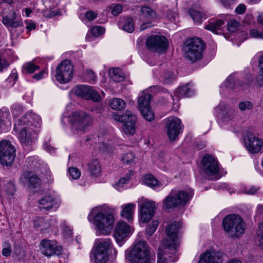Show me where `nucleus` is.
Listing matches in <instances>:
<instances>
[{"label":"nucleus","instance_id":"obj_14","mask_svg":"<svg viewBox=\"0 0 263 263\" xmlns=\"http://www.w3.org/2000/svg\"><path fill=\"white\" fill-rule=\"evenodd\" d=\"M202 168L203 171L213 179V176L218 174L219 166L217 160L212 156L206 154L202 160Z\"/></svg>","mask_w":263,"mask_h":263},{"label":"nucleus","instance_id":"obj_59","mask_svg":"<svg viewBox=\"0 0 263 263\" xmlns=\"http://www.w3.org/2000/svg\"><path fill=\"white\" fill-rule=\"evenodd\" d=\"M9 65L7 61L5 59L0 57V72L2 71L4 69L7 68Z\"/></svg>","mask_w":263,"mask_h":263},{"label":"nucleus","instance_id":"obj_37","mask_svg":"<svg viewBox=\"0 0 263 263\" xmlns=\"http://www.w3.org/2000/svg\"><path fill=\"white\" fill-rule=\"evenodd\" d=\"M256 243L260 248L263 249V222L260 223L257 231V235L256 239Z\"/></svg>","mask_w":263,"mask_h":263},{"label":"nucleus","instance_id":"obj_9","mask_svg":"<svg viewBox=\"0 0 263 263\" xmlns=\"http://www.w3.org/2000/svg\"><path fill=\"white\" fill-rule=\"evenodd\" d=\"M55 78L61 84L69 82L73 77V67L70 61H63L57 68Z\"/></svg>","mask_w":263,"mask_h":263},{"label":"nucleus","instance_id":"obj_23","mask_svg":"<svg viewBox=\"0 0 263 263\" xmlns=\"http://www.w3.org/2000/svg\"><path fill=\"white\" fill-rule=\"evenodd\" d=\"M40 246L42 253L47 257L58 254L60 251L54 242L48 239L42 240L40 242Z\"/></svg>","mask_w":263,"mask_h":263},{"label":"nucleus","instance_id":"obj_25","mask_svg":"<svg viewBox=\"0 0 263 263\" xmlns=\"http://www.w3.org/2000/svg\"><path fill=\"white\" fill-rule=\"evenodd\" d=\"M21 118L27 119V123L25 124L27 126L33 128L34 129L36 128V130L41 126V118L36 115L28 113Z\"/></svg>","mask_w":263,"mask_h":263},{"label":"nucleus","instance_id":"obj_27","mask_svg":"<svg viewBox=\"0 0 263 263\" xmlns=\"http://www.w3.org/2000/svg\"><path fill=\"white\" fill-rule=\"evenodd\" d=\"M34 227L37 231L43 232L51 226L50 219L45 217H36L33 221Z\"/></svg>","mask_w":263,"mask_h":263},{"label":"nucleus","instance_id":"obj_8","mask_svg":"<svg viewBox=\"0 0 263 263\" xmlns=\"http://www.w3.org/2000/svg\"><path fill=\"white\" fill-rule=\"evenodd\" d=\"M180 227V222L175 221L168 225L166 228L165 232L167 237L163 241V247L172 251V253L177 252V233Z\"/></svg>","mask_w":263,"mask_h":263},{"label":"nucleus","instance_id":"obj_24","mask_svg":"<svg viewBox=\"0 0 263 263\" xmlns=\"http://www.w3.org/2000/svg\"><path fill=\"white\" fill-rule=\"evenodd\" d=\"M2 22L6 27L10 28H16L23 25L21 20L16 19V14L14 11H11L9 15L4 16Z\"/></svg>","mask_w":263,"mask_h":263},{"label":"nucleus","instance_id":"obj_55","mask_svg":"<svg viewBox=\"0 0 263 263\" xmlns=\"http://www.w3.org/2000/svg\"><path fill=\"white\" fill-rule=\"evenodd\" d=\"M63 234L65 237H69L72 235V230L67 225L64 224L63 228Z\"/></svg>","mask_w":263,"mask_h":263},{"label":"nucleus","instance_id":"obj_1","mask_svg":"<svg viewBox=\"0 0 263 263\" xmlns=\"http://www.w3.org/2000/svg\"><path fill=\"white\" fill-rule=\"evenodd\" d=\"M222 227L228 236L237 238L243 233L246 225L243 219L238 215L230 214L226 216L222 221Z\"/></svg>","mask_w":263,"mask_h":263},{"label":"nucleus","instance_id":"obj_41","mask_svg":"<svg viewBox=\"0 0 263 263\" xmlns=\"http://www.w3.org/2000/svg\"><path fill=\"white\" fill-rule=\"evenodd\" d=\"M189 14L194 22L198 23L199 24L201 23L203 15L201 12L194 10H190L189 11Z\"/></svg>","mask_w":263,"mask_h":263},{"label":"nucleus","instance_id":"obj_21","mask_svg":"<svg viewBox=\"0 0 263 263\" xmlns=\"http://www.w3.org/2000/svg\"><path fill=\"white\" fill-rule=\"evenodd\" d=\"M156 208L155 203L153 201L144 200L140 205V218L143 222L149 221L154 215Z\"/></svg>","mask_w":263,"mask_h":263},{"label":"nucleus","instance_id":"obj_64","mask_svg":"<svg viewBox=\"0 0 263 263\" xmlns=\"http://www.w3.org/2000/svg\"><path fill=\"white\" fill-rule=\"evenodd\" d=\"M130 179V175H127L125 177H121L118 182L119 185H123L126 183Z\"/></svg>","mask_w":263,"mask_h":263},{"label":"nucleus","instance_id":"obj_51","mask_svg":"<svg viewBox=\"0 0 263 263\" xmlns=\"http://www.w3.org/2000/svg\"><path fill=\"white\" fill-rule=\"evenodd\" d=\"M2 254L6 257H8L11 255V245L9 243H5L4 248L2 250Z\"/></svg>","mask_w":263,"mask_h":263},{"label":"nucleus","instance_id":"obj_53","mask_svg":"<svg viewBox=\"0 0 263 263\" xmlns=\"http://www.w3.org/2000/svg\"><path fill=\"white\" fill-rule=\"evenodd\" d=\"M6 192L8 194L13 195L15 191V185L11 183H8L6 185Z\"/></svg>","mask_w":263,"mask_h":263},{"label":"nucleus","instance_id":"obj_12","mask_svg":"<svg viewBox=\"0 0 263 263\" xmlns=\"http://www.w3.org/2000/svg\"><path fill=\"white\" fill-rule=\"evenodd\" d=\"M111 242L110 239L101 240L95 251L94 258L96 263H106L108 260V250Z\"/></svg>","mask_w":263,"mask_h":263},{"label":"nucleus","instance_id":"obj_17","mask_svg":"<svg viewBox=\"0 0 263 263\" xmlns=\"http://www.w3.org/2000/svg\"><path fill=\"white\" fill-rule=\"evenodd\" d=\"M227 259L226 254L222 252H206L201 255L198 263H223Z\"/></svg>","mask_w":263,"mask_h":263},{"label":"nucleus","instance_id":"obj_49","mask_svg":"<svg viewBox=\"0 0 263 263\" xmlns=\"http://www.w3.org/2000/svg\"><path fill=\"white\" fill-rule=\"evenodd\" d=\"M68 171L69 175L73 179H77L80 177L81 172L76 167H70Z\"/></svg>","mask_w":263,"mask_h":263},{"label":"nucleus","instance_id":"obj_45","mask_svg":"<svg viewBox=\"0 0 263 263\" xmlns=\"http://www.w3.org/2000/svg\"><path fill=\"white\" fill-rule=\"evenodd\" d=\"M105 28L102 26H94L91 29V33L92 35L98 37L102 35L105 32Z\"/></svg>","mask_w":263,"mask_h":263},{"label":"nucleus","instance_id":"obj_20","mask_svg":"<svg viewBox=\"0 0 263 263\" xmlns=\"http://www.w3.org/2000/svg\"><path fill=\"white\" fill-rule=\"evenodd\" d=\"M130 232L131 228L126 222L124 221L118 222L114 232V236L117 242L121 246V243L128 236Z\"/></svg>","mask_w":263,"mask_h":263},{"label":"nucleus","instance_id":"obj_48","mask_svg":"<svg viewBox=\"0 0 263 263\" xmlns=\"http://www.w3.org/2000/svg\"><path fill=\"white\" fill-rule=\"evenodd\" d=\"M228 29L230 32L235 31L238 27V23L234 20H231L228 22Z\"/></svg>","mask_w":263,"mask_h":263},{"label":"nucleus","instance_id":"obj_62","mask_svg":"<svg viewBox=\"0 0 263 263\" xmlns=\"http://www.w3.org/2000/svg\"><path fill=\"white\" fill-rule=\"evenodd\" d=\"M246 10V7L244 4H240L235 9V11L237 14H242Z\"/></svg>","mask_w":263,"mask_h":263},{"label":"nucleus","instance_id":"obj_36","mask_svg":"<svg viewBox=\"0 0 263 263\" xmlns=\"http://www.w3.org/2000/svg\"><path fill=\"white\" fill-rule=\"evenodd\" d=\"M109 74L112 80L116 82H121L124 80V77L119 68H113L109 71Z\"/></svg>","mask_w":263,"mask_h":263},{"label":"nucleus","instance_id":"obj_28","mask_svg":"<svg viewBox=\"0 0 263 263\" xmlns=\"http://www.w3.org/2000/svg\"><path fill=\"white\" fill-rule=\"evenodd\" d=\"M172 253V251L168 249L164 248V250L159 248L157 253V263H168L167 257L170 258L173 261H174V258L172 259V256L171 255H174L176 256V253Z\"/></svg>","mask_w":263,"mask_h":263},{"label":"nucleus","instance_id":"obj_39","mask_svg":"<svg viewBox=\"0 0 263 263\" xmlns=\"http://www.w3.org/2000/svg\"><path fill=\"white\" fill-rule=\"evenodd\" d=\"M140 112L143 118L147 121H152L154 119L155 115L151 108L142 109Z\"/></svg>","mask_w":263,"mask_h":263},{"label":"nucleus","instance_id":"obj_31","mask_svg":"<svg viewBox=\"0 0 263 263\" xmlns=\"http://www.w3.org/2000/svg\"><path fill=\"white\" fill-rule=\"evenodd\" d=\"M194 90L189 84L178 88L176 93L179 97H189L194 94Z\"/></svg>","mask_w":263,"mask_h":263},{"label":"nucleus","instance_id":"obj_29","mask_svg":"<svg viewBox=\"0 0 263 263\" xmlns=\"http://www.w3.org/2000/svg\"><path fill=\"white\" fill-rule=\"evenodd\" d=\"M88 170L91 176L97 177L101 175V166L98 159L92 160L88 164Z\"/></svg>","mask_w":263,"mask_h":263},{"label":"nucleus","instance_id":"obj_47","mask_svg":"<svg viewBox=\"0 0 263 263\" xmlns=\"http://www.w3.org/2000/svg\"><path fill=\"white\" fill-rule=\"evenodd\" d=\"M253 107V104L250 101L241 102L239 104V108L241 111L250 110Z\"/></svg>","mask_w":263,"mask_h":263},{"label":"nucleus","instance_id":"obj_57","mask_svg":"<svg viewBox=\"0 0 263 263\" xmlns=\"http://www.w3.org/2000/svg\"><path fill=\"white\" fill-rule=\"evenodd\" d=\"M97 13L92 11H88L85 14L86 18L89 21L95 20L97 17Z\"/></svg>","mask_w":263,"mask_h":263},{"label":"nucleus","instance_id":"obj_18","mask_svg":"<svg viewBox=\"0 0 263 263\" xmlns=\"http://www.w3.org/2000/svg\"><path fill=\"white\" fill-rule=\"evenodd\" d=\"M157 16V13L154 9L147 6H142L140 9L141 18H143V21H147V22L141 24L140 30H144L152 27L151 21L156 19Z\"/></svg>","mask_w":263,"mask_h":263},{"label":"nucleus","instance_id":"obj_4","mask_svg":"<svg viewBox=\"0 0 263 263\" xmlns=\"http://www.w3.org/2000/svg\"><path fill=\"white\" fill-rule=\"evenodd\" d=\"M115 217L109 211L99 212L93 217V224L97 232L100 234L108 235L112 230Z\"/></svg>","mask_w":263,"mask_h":263},{"label":"nucleus","instance_id":"obj_58","mask_svg":"<svg viewBox=\"0 0 263 263\" xmlns=\"http://www.w3.org/2000/svg\"><path fill=\"white\" fill-rule=\"evenodd\" d=\"M177 15V14L171 9H168L166 11V17L172 22H175Z\"/></svg>","mask_w":263,"mask_h":263},{"label":"nucleus","instance_id":"obj_44","mask_svg":"<svg viewBox=\"0 0 263 263\" xmlns=\"http://www.w3.org/2000/svg\"><path fill=\"white\" fill-rule=\"evenodd\" d=\"M236 81L235 78L233 76H230L228 77L226 81L224 82V85L226 88L233 89L236 85Z\"/></svg>","mask_w":263,"mask_h":263},{"label":"nucleus","instance_id":"obj_7","mask_svg":"<svg viewBox=\"0 0 263 263\" xmlns=\"http://www.w3.org/2000/svg\"><path fill=\"white\" fill-rule=\"evenodd\" d=\"M191 198V196L185 191H172L163 200V207L170 209L177 206H184Z\"/></svg>","mask_w":263,"mask_h":263},{"label":"nucleus","instance_id":"obj_38","mask_svg":"<svg viewBox=\"0 0 263 263\" xmlns=\"http://www.w3.org/2000/svg\"><path fill=\"white\" fill-rule=\"evenodd\" d=\"M122 29L123 30L129 33H132L134 31L135 26L133 20L131 17H128L125 20Z\"/></svg>","mask_w":263,"mask_h":263},{"label":"nucleus","instance_id":"obj_61","mask_svg":"<svg viewBox=\"0 0 263 263\" xmlns=\"http://www.w3.org/2000/svg\"><path fill=\"white\" fill-rule=\"evenodd\" d=\"M25 23L26 25V29L28 30H34L36 28L35 24L31 21L26 20L25 21Z\"/></svg>","mask_w":263,"mask_h":263},{"label":"nucleus","instance_id":"obj_15","mask_svg":"<svg viewBox=\"0 0 263 263\" xmlns=\"http://www.w3.org/2000/svg\"><path fill=\"white\" fill-rule=\"evenodd\" d=\"M244 142L246 148L251 154L258 153L263 146L262 139L251 133L247 134L244 138Z\"/></svg>","mask_w":263,"mask_h":263},{"label":"nucleus","instance_id":"obj_3","mask_svg":"<svg viewBox=\"0 0 263 263\" xmlns=\"http://www.w3.org/2000/svg\"><path fill=\"white\" fill-rule=\"evenodd\" d=\"M128 258L131 263H154L149 255V247L144 240H139L135 245Z\"/></svg>","mask_w":263,"mask_h":263},{"label":"nucleus","instance_id":"obj_52","mask_svg":"<svg viewBox=\"0 0 263 263\" xmlns=\"http://www.w3.org/2000/svg\"><path fill=\"white\" fill-rule=\"evenodd\" d=\"M250 36L254 38L263 39V32L257 29H252L250 31Z\"/></svg>","mask_w":263,"mask_h":263},{"label":"nucleus","instance_id":"obj_30","mask_svg":"<svg viewBox=\"0 0 263 263\" xmlns=\"http://www.w3.org/2000/svg\"><path fill=\"white\" fill-rule=\"evenodd\" d=\"M224 23L222 20H216L209 22V24L205 26L204 28L210 30L214 33H217L219 30H221V26Z\"/></svg>","mask_w":263,"mask_h":263},{"label":"nucleus","instance_id":"obj_42","mask_svg":"<svg viewBox=\"0 0 263 263\" xmlns=\"http://www.w3.org/2000/svg\"><path fill=\"white\" fill-rule=\"evenodd\" d=\"M122 161L127 165H131L135 162V156L132 152H128L122 156Z\"/></svg>","mask_w":263,"mask_h":263},{"label":"nucleus","instance_id":"obj_46","mask_svg":"<svg viewBox=\"0 0 263 263\" xmlns=\"http://www.w3.org/2000/svg\"><path fill=\"white\" fill-rule=\"evenodd\" d=\"M255 220L263 221V204H259L257 206L255 215Z\"/></svg>","mask_w":263,"mask_h":263},{"label":"nucleus","instance_id":"obj_10","mask_svg":"<svg viewBox=\"0 0 263 263\" xmlns=\"http://www.w3.org/2000/svg\"><path fill=\"white\" fill-rule=\"evenodd\" d=\"M15 157V149L10 142L2 140L0 142V162L3 165H11Z\"/></svg>","mask_w":263,"mask_h":263},{"label":"nucleus","instance_id":"obj_33","mask_svg":"<svg viewBox=\"0 0 263 263\" xmlns=\"http://www.w3.org/2000/svg\"><path fill=\"white\" fill-rule=\"evenodd\" d=\"M152 98V96L149 94H144L139 97L138 103L140 110H142V109L151 108L149 103Z\"/></svg>","mask_w":263,"mask_h":263},{"label":"nucleus","instance_id":"obj_34","mask_svg":"<svg viewBox=\"0 0 263 263\" xmlns=\"http://www.w3.org/2000/svg\"><path fill=\"white\" fill-rule=\"evenodd\" d=\"M143 182L145 184L152 188L159 185L157 179L151 174L145 175L143 179Z\"/></svg>","mask_w":263,"mask_h":263},{"label":"nucleus","instance_id":"obj_60","mask_svg":"<svg viewBox=\"0 0 263 263\" xmlns=\"http://www.w3.org/2000/svg\"><path fill=\"white\" fill-rule=\"evenodd\" d=\"M47 11L44 13V16L46 18H51L58 15V12L57 11L51 10Z\"/></svg>","mask_w":263,"mask_h":263},{"label":"nucleus","instance_id":"obj_13","mask_svg":"<svg viewBox=\"0 0 263 263\" xmlns=\"http://www.w3.org/2000/svg\"><path fill=\"white\" fill-rule=\"evenodd\" d=\"M117 119L124 123L123 130L125 134L134 135L135 133L137 117L132 111H126L124 114L119 115Z\"/></svg>","mask_w":263,"mask_h":263},{"label":"nucleus","instance_id":"obj_43","mask_svg":"<svg viewBox=\"0 0 263 263\" xmlns=\"http://www.w3.org/2000/svg\"><path fill=\"white\" fill-rule=\"evenodd\" d=\"M260 74L257 78V82L260 86L263 85V54L259 60Z\"/></svg>","mask_w":263,"mask_h":263},{"label":"nucleus","instance_id":"obj_6","mask_svg":"<svg viewBox=\"0 0 263 263\" xmlns=\"http://www.w3.org/2000/svg\"><path fill=\"white\" fill-rule=\"evenodd\" d=\"M70 118L72 129L77 134L85 133L87 127L92 124V117L89 113L83 110L72 112Z\"/></svg>","mask_w":263,"mask_h":263},{"label":"nucleus","instance_id":"obj_11","mask_svg":"<svg viewBox=\"0 0 263 263\" xmlns=\"http://www.w3.org/2000/svg\"><path fill=\"white\" fill-rule=\"evenodd\" d=\"M146 44L149 49L159 53L165 52L168 46L166 38L164 36L158 35L148 37Z\"/></svg>","mask_w":263,"mask_h":263},{"label":"nucleus","instance_id":"obj_56","mask_svg":"<svg viewBox=\"0 0 263 263\" xmlns=\"http://www.w3.org/2000/svg\"><path fill=\"white\" fill-rule=\"evenodd\" d=\"M122 7L120 4L115 5L111 10V13L115 16L118 15L122 11Z\"/></svg>","mask_w":263,"mask_h":263},{"label":"nucleus","instance_id":"obj_26","mask_svg":"<svg viewBox=\"0 0 263 263\" xmlns=\"http://www.w3.org/2000/svg\"><path fill=\"white\" fill-rule=\"evenodd\" d=\"M135 207V204L134 203H129L122 205V210L121 212V216L130 222V221H132L133 219Z\"/></svg>","mask_w":263,"mask_h":263},{"label":"nucleus","instance_id":"obj_2","mask_svg":"<svg viewBox=\"0 0 263 263\" xmlns=\"http://www.w3.org/2000/svg\"><path fill=\"white\" fill-rule=\"evenodd\" d=\"M204 49L205 44L200 39H189L185 43L184 58L191 63L200 61L202 58Z\"/></svg>","mask_w":263,"mask_h":263},{"label":"nucleus","instance_id":"obj_22","mask_svg":"<svg viewBox=\"0 0 263 263\" xmlns=\"http://www.w3.org/2000/svg\"><path fill=\"white\" fill-rule=\"evenodd\" d=\"M76 93L83 98L91 100L93 102H99L101 100V96L98 92L88 86L83 85L78 87L76 90Z\"/></svg>","mask_w":263,"mask_h":263},{"label":"nucleus","instance_id":"obj_16","mask_svg":"<svg viewBox=\"0 0 263 263\" xmlns=\"http://www.w3.org/2000/svg\"><path fill=\"white\" fill-rule=\"evenodd\" d=\"M181 120L175 117L168 118L166 126L167 133L171 140H174L181 132L182 126Z\"/></svg>","mask_w":263,"mask_h":263},{"label":"nucleus","instance_id":"obj_50","mask_svg":"<svg viewBox=\"0 0 263 263\" xmlns=\"http://www.w3.org/2000/svg\"><path fill=\"white\" fill-rule=\"evenodd\" d=\"M23 112L22 107L21 106L15 105L12 107V112L14 117L17 118L21 115Z\"/></svg>","mask_w":263,"mask_h":263},{"label":"nucleus","instance_id":"obj_63","mask_svg":"<svg viewBox=\"0 0 263 263\" xmlns=\"http://www.w3.org/2000/svg\"><path fill=\"white\" fill-rule=\"evenodd\" d=\"M156 230L155 229V228H153V227L148 225L147 227L146 230V233L148 235L146 237L148 238V237L151 236L153 235V234L156 231Z\"/></svg>","mask_w":263,"mask_h":263},{"label":"nucleus","instance_id":"obj_54","mask_svg":"<svg viewBox=\"0 0 263 263\" xmlns=\"http://www.w3.org/2000/svg\"><path fill=\"white\" fill-rule=\"evenodd\" d=\"M86 77L90 83H93L96 80V77L95 73L91 70H87Z\"/></svg>","mask_w":263,"mask_h":263},{"label":"nucleus","instance_id":"obj_32","mask_svg":"<svg viewBox=\"0 0 263 263\" xmlns=\"http://www.w3.org/2000/svg\"><path fill=\"white\" fill-rule=\"evenodd\" d=\"M41 205V208L49 211L52 209L55 204V201L50 196L43 197L39 201Z\"/></svg>","mask_w":263,"mask_h":263},{"label":"nucleus","instance_id":"obj_40","mask_svg":"<svg viewBox=\"0 0 263 263\" xmlns=\"http://www.w3.org/2000/svg\"><path fill=\"white\" fill-rule=\"evenodd\" d=\"M39 69V66L32 62H27L24 64L23 70L27 73H31Z\"/></svg>","mask_w":263,"mask_h":263},{"label":"nucleus","instance_id":"obj_5","mask_svg":"<svg viewBox=\"0 0 263 263\" xmlns=\"http://www.w3.org/2000/svg\"><path fill=\"white\" fill-rule=\"evenodd\" d=\"M27 119H17L14 126V130L19 134L20 142L25 146H28L31 142L37 138L38 130L33 128L27 126Z\"/></svg>","mask_w":263,"mask_h":263},{"label":"nucleus","instance_id":"obj_35","mask_svg":"<svg viewBox=\"0 0 263 263\" xmlns=\"http://www.w3.org/2000/svg\"><path fill=\"white\" fill-rule=\"evenodd\" d=\"M125 102L121 99L115 98L110 103V106L115 110H121L125 107Z\"/></svg>","mask_w":263,"mask_h":263},{"label":"nucleus","instance_id":"obj_19","mask_svg":"<svg viewBox=\"0 0 263 263\" xmlns=\"http://www.w3.org/2000/svg\"><path fill=\"white\" fill-rule=\"evenodd\" d=\"M20 182L29 189H36L41 184L40 179L31 172H24L20 176Z\"/></svg>","mask_w":263,"mask_h":263}]
</instances>
